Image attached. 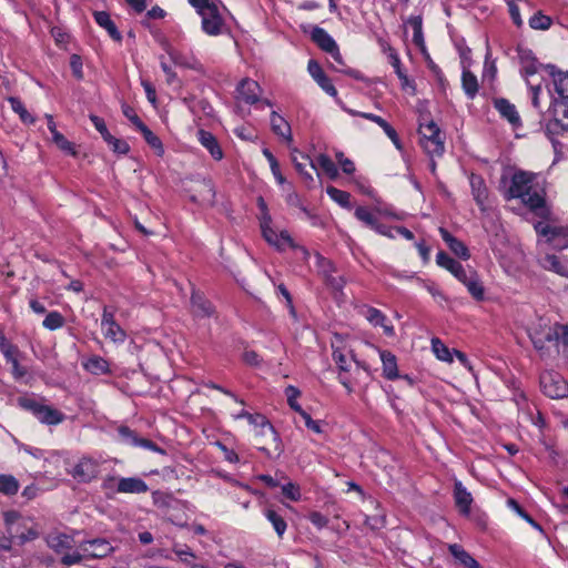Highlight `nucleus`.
<instances>
[{
  "label": "nucleus",
  "instance_id": "f257e3e1",
  "mask_svg": "<svg viewBox=\"0 0 568 568\" xmlns=\"http://www.w3.org/2000/svg\"><path fill=\"white\" fill-rule=\"evenodd\" d=\"M532 174L518 171L515 172L510 179L509 187L505 191V197L520 199L523 204L535 211L545 205V199L536 191L532 190Z\"/></svg>",
  "mask_w": 568,
  "mask_h": 568
},
{
  "label": "nucleus",
  "instance_id": "f03ea898",
  "mask_svg": "<svg viewBox=\"0 0 568 568\" xmlns=\"http://www.w3.org/2000/svg\"><path fill=\"white\" fill-rule=\"evenodd\" d=\"M18 405L30 412L40 423L45 425H58L64 420V414L45 405L43 399H37L32 396H21L18 398Z\"/></svg>",
  "mask_w": 568,
  "mask_h": 568
},
{
  "label": "nucleus",
  "instance_id": "7ed1b4c3",
  "mask_svg": "<svg viewBox=\"0 0 568 568\" xmlns=\"http://www.w3.org/2000/svg\"><path fill=\"white\" fill-rule=\"evenodd\" d=\"M235 417L246 419H261V430H258L256 434V447L260 450L266 453L268 456L271 455V446H273L274 450L277 452V454L281 453L278 435L275 432L274 427L271 425V423L266 420L264 416L252 415L246 410L242 409Z\"/></svg>",
  "mask_w": 568,
  "mask_h": 568
},
{
  "label": "nucleus",
  "instance_id": "20e7f679",
  "mask_svg": "<svg viewBox=\"0 0 568 568\" xmlns=\"http://www.w3.org/2000/svg\"><path fill=\"white\" fill-rule=\"evenodd\" d=\"M420 145L430 156H442L445 152L444 134L438 125L433 121L419 123Z\"/></svg>",
  "mask_w": 568,
  "mask_h": 568
},
{
  "label": "nucleus",
  "instance_id": "39448f33",
  "mask_svg": "<svg viewBox=\"0 0 568 568\" xmlns=\"http://www.w3.org/2000/svg\"><path fill=\"white\" fill-rule=\"evenodd\" d=\"M548 115L549 120L545 124L548 134L568 131V99H554Z\"/></svg>",
  "mask_w": 568,
  "mask_h": 568
},
{
  "label": "nucleus",
  "instance_id": "423d86ee",
  "mask_svg": "<svg viewBox=\"0 0 568 568\" xmlns=\"http://www.w3.org/2000/svg\"><path fill=\"white\" fill-rule=\"evenodd\" d=\"M542 393L552 399L568 397V382L559 373L545 372L540 375Z\"/></svg>",
  "mask_w": 568,
  "mask_h": 568
},
{
  "label": "nucleus",
  "instance_id": "0eeeda50",
  "mask_svg": "<svg viewBox=\"0 0 568 568\" xmlns=\"http://www.w3.org/2000/svg\"><path fill=\"white\" fill-rule=\"evenodd\" d=\"M311 39L323 51L331 54L332 59L337 63V65H344L343 57L339 52L338 45L327 31L321 27H313Z\"/></svg>",
  "mask_w": 568,
  "mask_h": 568
},
{
  "label": "nucleus",
  "instance_id": "6e6552de",
  "mask_svg": "<svg viewBox=\"0 0 568 568\" xmlns=\"http://www.w3.org/2000/svg\"><path fill=\"white\" fill-rule=\"evenodd\" d=\"M99 473L100 462L89 456L80 458L70 471L78 483H90L99 476Z\"/></svg>",
  "mask_w": 568,
  "mask_h": 568
},
{
  "label": "nucleus",
  "instance_id": "1a4fd4ad",
  "mask_svg": "<svg viewBox=\"0 0 568 568\" xmlns=\"http://www.w3.org/2000/svg\"><path fill=\"white\" fill-rule=\"evenodd\" d=\"M202 18V30L209 36H219L222 33L224 21L220 14L216 4L206 7L199 13Z\"/></svg>",
  "mask_w": 568,
  "mask_h": 568
},
{
  "label": "nucleus",
  "instance_id": "9d476101",
  "mask_svg": "<svg viewBox=\"0 0 568 568\" xmlns=\"http://www.w3.org/2000/svg\"><path fill=\"white\" fill-rule=\"evenodd\" d=\"M88 558H105L114 551V547L104 538L84 540L79 545Z\"/></svg>",
  "mask_w": 568,
  "mask_h": 568
},
{
  "label": "nucleus",
  "instance_id": "9b49d317",
  "mask_svg": "<svg viewBox=\"0 0 568 568\" xmlns=\"http://www.w3.org/2000/svg\"><path fill=\"white\" fill-rule=\"evenodd\" d=\"M101 327L105 338H110L115 343H122L125 341V332L115 322L114 314L112 312H109L106 307H104L103 311Z\"/></svg>",
  "mask_w": 568,
  "mask_h": 568
},
{
  "label": "nucleus",
  "instance_id": "f8f14e48",
  "mask_svg": "<svg viewBox=\"0 0 568 568\" xmlns=\"http://www.w3.org/2000/svg\"><path fill=\"white\" fill-rule=\"evenodd\" d=\"M262 89L260 84L251 79H243L236 88V99L246 104L258 102Z\"/></svg>",
  "mask_w": 568,
  "mask_h": 568
},
{
  "label": "nucleus",
  "instance_id": "ddd939ff",
  "mask_svg": "<svg viewBox=\"0 0 568 568\" xmlns=\"http://www.w3.org/2000/svg\"><path fill=\"white\" fill-rule=\"evenodd\" d=\"M272 223H261V231L262 235L265 239V241L272 245L275 246L277 250H285L288 246H292V239L290 234L286 231H282L281 233H277L275 230L271 226Z\"/></svg>",
  "mask_w": 568,
  "mask_h": 568
},
{
  "label": "nucleus",
  "instance_id": "4468645a",
  "mask_svg": "<svg viewBox=\"0 0 568 568\" xmlns=\"http://www.w3.org/2000/svg\"><path fill=\"white\" fill-rule=\"evenodd\" d=\"M45 542L50 549L62 557L67 551L72 550L74 539L70 535L53 531L45 537Z\"/></svg>",
  "mask_w": 568,
  "mask_h": 568
},
{
  "label": "nucleus",
  "instance_id": "2eb2a0df",
  "mask_svg": "<svg viewBox=\"0 0 568 568\" xmlns=\"http://www.w3.org/2000/svg\"><path fill=\"white\" fill-rule=\"evenodd\" d=\"M362 314L373 326L382 327L385 335L393 336L395 334L394 326L387 324L385 314L379 310L372 306H364Z\"/></svg>",
  "mask_w": 568,
  "mask_h": 568
},
{
  "label": "nucleus",
  "instance_id": "dca6fc26",
  "mask_svg": "<svg viewBox=\"0 0 568 568\" xmlns=\"http://www.w3.org/2000/svg\"><path fill=\"white\" fill-rule=\"evenodd\" d=\"M168 54L170 55L173 63L178 67L191 69L199 73H204L203 64L193 53L185 54L178 50L168 49Z\"/></svg>",
  "mask_w": 568,
  "mask_h": 568
},
{
  "label": "nucleus",
  "instance_id": "f3484780",
  "mask_svg": "<svg viewBox=\"0 0 568 568\" xmlns=\"http://www.w3.org/2000/svg\"><path fill=\"white\" fill-rule=\"evenodd\" d=\"M307 69L312 78L327 94H329L331 97L337 95V90L335 89L329 78L324 73L321 65L316 61L310 60Z\"/></svg>",
  "mask_w": 568,
  "mask_h": 568
},
{
  "label": "nucleus",
  "instance_id": "a211bd4d",
  "mask_svg": "<svg viewBox=\"0 0 568 568\" xmlns=\"http://www.w3.org/2000/svg\"><path fill=\"white\" fill-rule=\"evenodd\" d=\"M496 110L505 118L513 126L518 128L521 125V120L516 106L507 99L499 98L494 101Z\"/></svg>",
  "mask_w": 568,
  "mask_h": 568
},
{
  "label": "nucleus",
  "instance_id": "6ab92c4d",
  "mask_svg": "<svg viewBox=\"0 0 568 568\" xmlns=\"http://www.w3.org/2000/svg\"><path fill=\"white\" fill-rule=\"evenodd\" d=\"M149 489L146 483L138 477H123L118 480L116 493L143 494Z\"/></svg>",
  "mask_w": 568,
  "mask_h": 568
},
{
  "label": "nucleus",
  "instance_id": "aec40b11",
  "mask_svg": "<svg viewBox=\"0 0 568 568\" xmlns=\"http://www.w3.org/2000/svg\"><path fill=\"white\" fill-rule=\"evenodd\" d=\"M469 184L475 202L483 207L488 199V190L484 179L475 173L469 175Z\"/></svg>",
  "mask_w": 568,
  "mask_h": 568
},
{
  "label": "nucleus",
  "instance_id": "412c9836",
  "mask_svg": "<svg viewBox=\"0 0 568 568\" xmlns=\"http://www.w3.org/2000/svg\"><path fill=\"white\" fill-rule=\"evenodd\" d=\"M454 498L457 508L464 515H468L470 511V505L473 503L471 494L466 489L462 481H455L454 485Z\"/></svg>",
  "mask_w": 568,
  "mask_h": 568
},
{
  "label": "nucleus",
  "instance_id": "4be33fe9",
  "mask_svg": "<svg viewBox=\"0 0 568 568\" xmlns=\"http://www.w3.org/2000/svg\"><path fill=\"white\" fill-rule=\"evenodd\" d=\"M197 139L199 142L210 152L213 159L217 161L223 159V151L216 138L211 132L199 130Z\"/></svg>",
  "mask_w": 568,
  "mask_h": 568
},
{
  "label": "nucleus",
  "instance_id": "5701e85b",
  "mask_svg": "<svg viewBox=\"0 0 568 568\" xmlns=\"http://www.w3.org/2000/svg\"><path fill=\"white\" fill-rule=\"evenodd\" d=\"M439 233L442 235L443 241L447 244L449 250L455 255H457L458 257H460L465 261L470 257L467 246L462 241L454 237L447 230H445L443 227L439 229Z\"/></svg>",
  "mask_w": 568,
  "mask_h": 568
},
{
  "label": "nucleus",
  "instance_id": "b1692460",
  "mask_svg": "<svg viewBox=\"0 0 568 568\" xmlns=\"http://www.w3.org/2000/svg\"><path fill=\"white\" fill-rule=\"evenodd\" d=\"M381 361L383 364V375L389 381H394L399 377L397 368L396 356L389 351H379Z\"/></svg>",
  "mask_w": 568,
  "mask_h": 568
},
{
  "label": "nucleus",
  "instance_id": "393cba45",
  "mask_svg": "<svg viewBox=\"0 0 568 568\" xmlns=\"http://www.w3.org/2000/svg\"><path fill=\"white\" fill-rule=\"evenodd\" d=\"M191 306L197 317H210L214 312L212 304L197 292L192 293Z\"/></svg>",
  "mask_w": 568,
  "mask_h": 568
},
{
  "label": "nucleus",
  "instance_id": "a878e982",
  "mask_svg": "<svg viewBox=\"0 0 568 568\" xmlns=\"http://www.w3.org/2000/svg\"><path fill=\"white\" fill-rule=\"evenodd\" d=\"M547 69L554 78L557 99H568V72L556 71L554 65H547Z\"/></svg>",
  "mask_w": 568,
  "mask_h": 568
},
{
  "label": "nucleus",
  "instance_id": "bb28decb",
  "mask_svg": "<svg viewBox=\"0 0 568 568\" xmlns=\"http://www.w3.org/2000/svg\"><path fill=\"white\" fill-rule=\"evenodd\" d=\"M452 556L465 568H481L478 561L468 554L462 546L457 544L449 545L448 547Z\"/></svg>",
  "mask_w": 568,
  "mask_h": 568
},
{
  "label": "nucleus",
  "instance_id": "cd10ccee",
  "mask_svg": "<svg viewBox=\"0 0 568 568\" xmlns=\"http://www.w3.org/2000/svg\"><path fill=\"white\" fill-rule=\"evenodd\" d=\"M292 161L294 163V166L296 171L303 176L305 182L307 184L312 183L314 181L312 174L306 171V168L310 166L312 170L316 171L315 163L304 154H300V158L296 154H293Z\"/></svg>",
  "mask_w": 568,
  "mask_h": 568
},
{
  "label": "nucleus",
  "instance_id": "c85d7f7f",
  "mask_svg": "<svg viewBox=\"0 0 568 568\" xmlns=\"http://www.w3.org/2000/svg\"><path fill=\"white\" fill-rule=\"evenodd\" d=\"M542 268L555 272L560 276L568 277V268L555 254H547L539 261Z\"/></svg>",
  "mask_w": 568,
  "mask_h": 568
},
{
  "label": "nucleus",
  "instance_id": "c756f323",
  "mask_svg": "<svg viewBox=\"0 0 568 568\" xmlns=\"http://www.w3.org/2000/svg\"><path fill=\"white\" fill-rule=\"evenodd\" d=\"M271 126L272 131L283 138L285 141H292V131L287 121L278 115L275 111L272 112L271 115Z\"/></svg>",
  "mask_w": 568,
  "mask_h": 568
},
{
  "label": "nucleus",
  "instance_id": "7c9ffc66",
  "mask_svg": "<svg viewBox=\"0 0 568 568\" xmlns=\"http://www.w3.org/2000/svg\"><path fill=\"white\" fill-rule=\"evenodd\" d=\"M462 85L465 94L469 99H474L478 93V81L476 75L468 70V65H463V74H462Z\"/></svg>",
  "mask_w": 568,
  "mask_h": 568
},
{
  "label": "nucleus",
  "instance_id": "2f4dec72",
  "mask_svg": "<svg viewBox=\"0 0 568 568\" xmlns=\"http://www.w3.org/2000/svg\"><path fill=\"white\" fill-rule=\"evenodd\" d=\"M94 19L100 27L104 28L108 31L109 36L113 40L121 41V33L118 31L114 22L111 20V17L108 12L97 11L94 12Z\"/></svg>",
  "mask_w": 568,
  "mask_h": 568
},
{
  "label": "nucleus",
  "instance_id": "473e14b6",
  "mask_svg": "<svg viewBox=\"0 0 568 568\" xmlns=\"http://www.w3.org/2000/svg\"><path fill=\"white\" fill-rule=\"evenodd\" d=\"M83 367L94 375H103L110 372L109 363L101 356L94 355L83 363Z\"/></svg>",
  "mask_w": 568,
  "mask_h": 568
},
{
  "label": "nucleus",
  "instance_id": "72a5a7b5",
  "mask_svg": "<svg viewBox=\"0 0 568 568\" xmlns=\"http://www.w3.org/2000/svg\"><path fill=\"white\" fill-rule=\"evenodd\" d=\"M464 285L467 287L468 293L476 301H483L485 298V287L476 271L473 273L471 276H469V281Z\"/></svg>",
  "mask_w": 568,
  "mask_h": 568
},
{
  "label": "nucleus",
  "instance_id": "f704fd0d",
  "mask_svg": "<svg viewBox=\"0 0 568 568\" xmlns=\"http://www.w3.org/2000/svg\"><path fill=\"white\" fill-rule=\"evenodd\" d=\"M3 520L7 528V532L13 536L14 531L18 528L24 527V521L27 519L23 518L18 511L9 510L3 514Z\"/></svg>",
  "mask_w": 568,
  "mask_h": 568
},
{
  "label": "nucleus",
  "instance_id": "c9c22d12",
  "mask_svg": "<svg viewBox=\"0 0 568 568\" xmlns=\"http://www.w3.org/2000/svg\"><path fill=\"white\" fill-rule=\"evenodd\" d=\"M19 481L12 475H0V494L13 496L19 490Z\"/></svg>",
  "mask_w": 568,
  "mask_h": 568
},
{
  "label": "nucleus",
  "instance_id": "e433bc0d",
  "mask_svg": "<svg viewBox=\"0 0 568 568\" xmlns=\"http://www.w3.org/2000/svg\"><path fill=\"white\" fill-rule=\"evenodd\" d=\"M316 169L320 168L329 179L338 175L337 168L332 159L326 154H320L315 162Z\"/></svg>",
  "mask_w": 568,
  "mask_h": 568
},
{
  "label": "nucleus",
  "instance_id": "4c0bfd02",
  "mask_svg": "<svg viewBox=\"0 0 568 568\" xmlns=\"http://www.w3.org/2000/svg\"><path fill=\"white\" fill-rule=\"evenodd\" d=\"M145 142L156 152L159 156L163 155L164 148L158 135H155L145 124L139 129Z\"/></svg>",
  "mask_w": 568,
  "mask_h": 568
},
{
  "label": "nucleus",
  "instance_id": "58836bf2",
  "mask_svg": "<svg viewBox=\"0 0 568 568\" xmlns=\"http://www.w3.org/2000/svg\"><path fill=\"white\" fill-rule=\"evenodd\" d=\"M265 516L267 520L273 525L277 536L282 538L287 528L284 518L273 509H267L265 511Z\"/></svg>",
  "mask_w": 568,
  "mask_h": 568
},
{
  "label": "nucleus",
  "instance_id": "ea45409f",
  "mask_svg": "<svg viewBox=\"0 0 568 568\" xmlns=\"http://www.w3.org/2000/svg\"><path fill=\"white\" fill-rule=\"evenodd\" d=\"M326 193L328 196L338 203L341 206L349 209L351 207V194L346 191H342L334 186H328L326 189Z\"/></svg>",
  "mask_w": 568,
  "mask_h": 568
},
{
  "label": "nucleus",
  "instance_id": "a19ab883",
  "mask_svg": "<svg viewBox=\"0 0 568 568\" xmlns=\"http://www.w3.org/2000/svg\"><path fill=\"white\" fill-rule=\"evenodd\" d=\"M13 536H14V538H17L19 540V542L21 545H23L28 541H32V540L37 539L39 537V531L33 526L28 527L27 520H26L24 527L18 528L14 531Z\"/></svg>",
  "mask_w": 568,
  "mask_h": 568
},
{
  "label": "nucleus",
  "instance_id": "79ce46f5",
  "mask_svg": "<svg viewBox=\"0 0 568 568\" xmlns=\"http://www.w3.org/2000/svg\"><path fill=\"white\" fill-rule=\"evenodd\" d=\"M52 141L65 154L77 156L78 152L75 150V145L69 140H67V138L62 133L54 132Z\"/></svg>",
  "mask_w": 568,
  "mask_h": 568
},
{
  "label": "nucleus",
  "instance_id": "37998d69",
  "mask_svg": "<svg viewBox=\"0 0 568 568\" xmlns=\"http://www.w3.org/2000/svg\"><path fill=\"white\" fill-rule=\"evenodd\" d=\"M422 23L423 21L420 16H412L407 20V24L410 26L414 31L413 41L417 45L424 44Z\"/></svg>",
  "mask_w": 568,
  "mask_h": 568
},
{
  "label": "nucleus",
  "instance_id": "c03bdc74",
  "mask_svg": "<svg viewBox=\"0 0 568 568\" xmlns=\"http://www.w3.org/2000/svg\"><path fill=\"white\" fill-rule=\"evenodd\" d=\"M12 110L19 114L20 119L24 123H33L34 118L28 112L23 103L18 98H9Z\"/></svg>",
  "mask_w": 568,
  "mask_h": 568
},
{
  "label": "nucleus",
  "instance_id": "a18cd8bd",
  "mask_svg": "<svg viewBox=\"0 0 568 568\" xmlns=\"http://www.w3.org/2000/svg\"><path fill=\"white\" fill-rule=\"evenodd\" d=\"M552 23L550 17L541 13L540 11L535 13L529 19V27L535 30H548Z\"/></svg>",
  "mask_w": 568,
  "mask_h": 568
},
{
  "label": "nucleus",
  "instance_id": "49530a36",
  "mask_svg": "<svg viewBox=\"0 0 568 568\" xmlns=\"http://www.w3.org/2000/svg\"><path fill=\"white\" fill-rule=\"evenodd\" d=\"M436 263L440 266L446 268L452 274L455 273V270L459 267L462 264L450 257L447 253L440 251L436 255Z\"/></svg>",
  "mask_w": 568,
  "mask_h": 568
},
{
  "label": "nucleus",
  "instance_id": "de8ad7c7",
  "mask_svg": "<svg viewBox=\"0 0 568 568\" xmlns=\"http://www.w3.org/2000/svg\"><path fill=\"white\" fill-rule=\"evenodd\" d=\"M432 348L438 359L444 362H453L448 347L439 339H432Z\"/></svg>",
  "mask_w": 568,
  "mask_h": 568
},
{
  "label": "nucleus",
  "instance_id": "09e8293b",
  "mask_svg": "<svg viewBox=\"0 0 568 568\" xmlns=\"http://www.w3.org/2000/svg\"><path fill=\"white\" fill-rule=\"evenodd\" d=\"M42 325L50 331L61 328L64 325V317L57 311L50 312L45 316Z\"/></svg>",
  "mask_w": 568,
  "mask_h": 568
},
{
  "label": "nucleus",
  "instance_id": "8fccbe9b",
  "mask_svg": "<svg viewBox=\"0 0 568 568\" xmlns=\"http://www.w3.org/2000/svg\"><path fill=\"white\" fill-rule=\"evenodd\" d=\"M173 552L179 557L181 561L189 566L194 565L195 554L187 546L174 545Z\"/></svg>",
  "mask_w": 568,
  "mask_h": 568
},
{
  "label": "nucleus",
  "instance_id": "3c124183",
  "mask_svg": "<svg viewBox=\"0 0 568 568\" xmlns=\"http://www.w3.org/2000/svg\"><path fill=\"white\" fill-rule=\"evenodd\" d=\"M285 395L287 397V404L288 406L294 410L296 412L297 414H300L303 408L302 406L297 403V398L301 396V392L298 388H296L295 386L293 385H288L286 388H285Z\"/></svg>",
  "mask_w": 568,
  "mask_h": 568
},
{
  "label": "nucleus",
  "instance_id": "603ef678",
  "mask_svg": "<svg viewBox=\"0 0 568 568\" xmlns=\"http://www.w3.org/2000/svg\"><path fill=\"white\" fill-rule=\"evenodd\" d=\"M388 58L392 67L395 70V73L402 80L403 84H406L408 82V78L402 69L400 59L397 52L392 48H388Z\"/></svg>",
  "mask_w": 568,
  "mask_h": 568
},
{
  "label": "nucleus",
  "instance_id": "864d4df0",
  "mask_svg": "<svg viewBox=\"0 0 568 568\" xmlns=\"http://www.w3.org/2000/svg\"><path fill=\"white\" fill-rule=\"evenodd\" d=\"M104 141L108 143V145L112 149L114 153L126 154L130 151V146L124 140H120L113 136L112 134L106 136Z\"/></svg>",
  "mask_w": 568,
  "mask_h": 568
},
{
  "label": "nucleus",
  "instance_id": "5fc2aeb1",
  "mask_svg": "<svg viewBox=\"0 0 568 568\" xmlns=\"http://www.w3.org/2000/svg\"><path fill=\"white\" fill-rule=\"evenodd\" d=\"M535 230L538 234H540L542 236H547L548 242H552L561 233L560 229L554 227V226H551L549 224H545L542 222H538L535 225Z\"/></svg>",
  "mask_w": 568,
  "mask_h": 568
},
{
  "label": "nucleus",
  "instance_id": "6e6d98bb",
  "mask_svg": "<svg viewBox=\"0 0 568 568\" xmlns=\"http://www.w3.org/2000/svg\"><path fill=\"white\" fill-rule=\"evenodd\" d=\"M355 216L357 220L369 226L371 229L375 226V223L377 222L376 216L369 212L368 209L364 206H358L355 210Z\"/></svg>",
  "mask_w": 568,
  "mask_h": 568
},
{
  "label": "nucleus",
  "instance_id": "4d7b16f0",
  "mask_svg": "<svg viewBox=\"0 0 568 568\" xmlns=\"http://www.w3.org/2000/svg\"><path fill=\"white\" fill-rule=\"evenodd\" d=\"M263 154L267 159L276 181L280 184H283L285 182V179L280 171V165H278V162L276 161L275 156L272 154V152L268 149H264Z\"/></svg>",
  "mask_w": 568,
  "mask_h": 568
},
{
  "label": "nucleus",
  "instance_id": "13d9d810",
  "mask_svg": "<svg viewBox=\"0 0 568 568\" xmlns=\"http://www.w3.org/2000/svg\"><path fill=\"white\" fill-rule=\"evenodd\" d=\"M118 434L121 440L128 445L135 446L138 443V435L126 426H120L118 428Z\"/></svg>",
  "mask_w": 568,
  "mask_h": 568
},
{
  "label": "nucleus",
  "instance_id": "bf43d9fd",
  "mask_svg": "<svg viewBox=\"0 0 568 568\" xmlns=\"http://www.w3.org/2000/svg\"><path fill=\"white\" fill-rule=\"evenodd\" d=\"M508 505L525 520H527L532 527L538 530H541L539 524H537L520 506L515 499H509Z\"/></svg>",
  "mask_w": 568,
  "mask_h": 568
},
{
  "label": "nucleus",
  "instance_id": "052dcab7",
  "mask_svg": "<svg viewBox=\"0 0 568 568\" xmlns=\"http://www.w3.org/2000/svg\"><path fill=\"white\" fill-rule=\"evenodd\" d=\"M84 557H87V556L80 554L79 551H73V552L67 551L61 557L60 561H61V564L63 566L69 567V566H72V565L80 564Z\"/></svg>",
  "mask_w": 568,
  "mask_h": 568
},
{
  "label": "nucleus",
  "instance_id": "680f3d73",
  "mask_svg": "<svg viewBox=\"0 0 568 568\" xmlns=\"http://www.w3.org/2000/svg\"><path fill=\"white\" fill-rule=\"evenodd\" d=\"M283 495L291 500H298L301 498L300 487L293 483H288L282 487Z\"/></svg>",
  "mask_w": 568,
  "mask_h": 568
},
{
  "label": "nucleus",
  "instance_id": "e2e57ef3",
  "mask_svg": "<svg viewBox=\"0 0 568 568\" xmlns=\"http://www.w3.org/2000/svg\"><path fill=\"white\" fill-rule=\"evenodd\" d=\"M298 415L303 418L305 426L310 430L316 434H321L323 432L320 422L312 419L311 415L303 409Z\"/></svg>",
  "mask_w": 568,
  "mask_h": 568
},
{
  "label": "nucleus",
  "instance_id": "0e129e2a",
  "mask_svg": "<svg viewBox=\"0 0 568 568\" xmlns=\"http://www.w3.org/2000/svg\"><path fill=\"white\" fill-rule=\"evenodd\" d=\"M90 120H91L92 124L94 125V128L97 129V131H99V133L101 134L103 140L111 134L109 132V130L106 128V124H105V122H104V120L102 118H100L98 115H94V114H91L90 115Z\"/></svg>",
  "mask_w": 568,
  "mask_h": 568
},
{
  "label": "nucleus",
  "instance_id": "69168bd1",
  "mask_svg": "<svg viewBox=\"0 0 568 568\" xmlns=\"http://www.w3.org/2000/svg\"><path fill=\"white\" fill-rule=\"evenodd\" d=\"M123 114L132 122V124L139 130L144 125V123L141 121V119L138 116V114L134 112V110L129 105H123L122 108Z\"/></svg>",
  "mask_w": 568,
  "mask_h": 568
},
{
  "label": "nucleus",
  "instance_id": "338daca9",
  "mask_svg": "<svg viewBox=\"0 0 568 568\" xmlns=\"http://www.w3.org/2000/svg\"><path fill=\"white\" fill-rule=\"evenodd\" d=\"M308 519L318 529H322V528L326 527L327 524H328L327 517L324 516L323 514L318 513V511H312L308 515Z\"/></svg>",
  "mask_w": 568,
  "mask_h": 568
},
{
  "label": "nucleus",
  "instance_id": "774afa93",
  "mask_svg": "<svg viewBox=\"0 0 568 568\" xmlns=\"http://www.w3.org/2000/svg\"><path fill=\"white\" fill-rule=\"evenodd\" d=\"M70 67H71L73 75L77 79H82L83 78L82 61H81V58L78 54L71 55Z\"/></svg>",
  "mask_w": 568,
  "mask_h": 568
}]
</instances>
